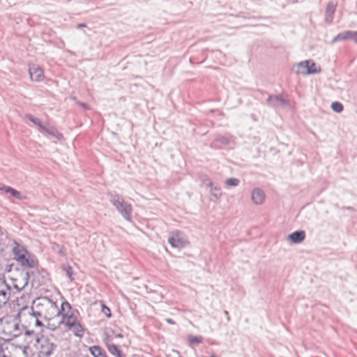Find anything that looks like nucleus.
Instances as JSON below:
<instances>
[{
    "mask_svg": "<svg viewBox=\"0 0 357 357\" xmlns=\"http://www.w3.org/2000/svg\"><path fill=\"white\" fill-rule=\"evenodd\" d=\"M101 311L107 317H111L112 313L109 307H108L105 303L101 302Z\"/></svg>",
    "mask_w": 357,
    "mask_h": 357,
    "instance_id": "obj_22",
    "label": "nucleus"
},
{
    "mask_svg": "<svg viewBox=\"0 0 357 357\" xmlns=\"http://www.w3.org/2000/svg\"><path fill=\"white\" fill-rule=\"evenodd\" d=\"M187 339L189 344L191 346L199 344L203 341L202 337L199 335H189Z\"/></svg>",
    "mask_w": 357,
    "mask_h": 357,
    "instance_id": "obj_20",
    "label": "nucleus"
},
{
    "mask_svg": "<svg viewBox=\"0 0 357 357\" xmlns=\"http://www.w3.org/2000/svg\"><path fill=\"white\" fill-rule=\"evenodd\" d=\"M331 108L336 112H341L343 110V105L339 102H334L331 105Z\"/></svg>",
    "mask_w": 357,
    "mask_h": 357,
    "instance_id": "obj_23",
    "label": "nucleus"
},
{
    "mask_svg": "<svg viewBox=\"0 0 357 357\" xmlns=\"http://www.w3.org/2000/svg\"><path fill=\"white\" fill-rule=\"evenodd\" d=\"M35 347L38 357H49L56 345L47 337L41 335L36 340Z\"/></svg>",
    "mask_w": 357,
    "mask_h": 357,
    "instance_id": "obj_6",
    "label": "nucleus"
},
{
    "mask_svg": "<svg viewBox=\"0 0 357 357\" xmlns=\"http://www.w3.org/2000/svg\"><path fill=\"white\" fill-rule=\"evenodd\" d=\"M114 205L119 211V212L128 220L130 219V215L132 211L130 204L125 202L123 199H118L114 201Z\"/></svg>",
    "mask_w": 357,
    "mask_h": 357,
    "instance_id": "obj_11",
    "label": "nucleus"
},
{
    "mask_svg": "<svg viewBox=\"0 0 357 357\" xmlns=\"http://www.w3.org/2000/svg\"><path fill=\"white\" fill-rule=\"evenodd\" d=\"M29 339L27 334H22L19 340L8 342L2 349V357H27Z\"/></svg>",
    "mask_w": 357,
    "mask_h": 357,
    "instance_id": "obj_4",
    "label": "nucleus"
},
{
    "mask_svg": "<svg viewBox=\"0 0 357 357\" xmlns=\"http://www.w3.org/2000/svg\"><path fill=\"white\" fill-rule=\"evenodd\" d=\"M16 315L18 316L20 322L25 328H31L33 326H43V324L38 319V315L35 311L31 312H19Z\"/></svg>",
    "mask_w": 357,
    "mask_h": 357,
    "instance_id": "obj_7",
    "label": "nucleus"
},
{
    "mask_svg": "<svg viewBox=\"0 0 357 357\" xmlns=\"http://www.w3.org/2000/svg\"><path fill=\"white\" fill-rule=\"evenodd\" d=\"M26 117L31 122L37 125L39 128H43L41 121H40V119L33 118V116L31 114H26Z\"/></svg>",
    "mask_w": 357,
    "mask_h": 357,
    "instance_id": "obj_24",
    "label": "nucleus"
},
{
    "mask_svg": "<svg viewBox=\"0 0 357 357\" xmlns=\"http://www.w3.org/2000/svg\"><path fill=\"white\" fill-rule=\"evenodd\" d=\"M61 319L56 324H61L64 328L70 331L75 336L82 338L85 333V328L82 324L79 313L73 310L68 301L62 303L60 310Z\"/></svg>",
    "mask_w": 357,
    "mask_h": 357,
    "instance_id": "obj_1",
    "label": "nucleus"
},
{
    "mask_svg": "<svg viewBox=\"0 0 357 357\" xmlns=\"http://www.w3.org/2000/svg\"><path fill=\"white\" fill-rule=\"evenodd\" d=\"M10 188L11 187L10 186L2 185L1 186H0V193H8V192H10Z\"/></svg>",
    "mask_w": 357,
    "mask_h": 357,
    "instance_id": "obj_26",
    "label": "nucleus"
},
{
    "mask_svg": "<svg viewBox=\"0 0 357 357\" xmlns=\"http://www.w3.org/2000/svg\"><path fill=\"white\" fill-rule=\"evenodd\" d=\"M29 75L32 81L40 82L44 79V73L41 68L38 66H33L29 68Z\"/></svg>",
    "mask_w": 357,
    "mask_h": 357,
    "instance_id": "obj_12",
    "label": "nucleus"
},
{
    "mask_svg": "<svg viewBox=\"0 0 357 357\" xmlns=\"http://www.w3.org/2000/svg\"><path fill=\"white\" fill-rule=\"evenodd\" d=\"M296 66L297 69L296 72L297 74H314L319 73L321 70L320 67L317 66V65L310 60L300 62Z\"/></svg>",
    "mask_w": 357,
    "mask_h": 357,
    "instance_id": "obj_8",
    "label": "nucleus"
},
{
    "mask_svg": "<svg viewBox=\"0 0 357 357\" xmlns=\"http://www.w3.org/2000/svg\"><path fill=\"white\" fill-rule=\"evenodd\" d=\"M305 234L304 231H298L291 234L289 238L294 243H298L304 240Z\"/></svg>",
    "mask_w": 357,
    "mask_h": 357,
    "instance_id": "obj_18",
    "label": "nucleus"
},
{
    "mask_svg": "<svg viewBox=\"0 0 357 357\" xmlns=\"http://www.w3.org/2000/svg\"><path fill=\"white\" fill-rule=\"evenodd\" d=\"M251 199L255 204H262L265 200V194L261 189L255 188L252 190Z\"/></svg>",
    "mask_w": 357,
    "mask_h": 357,
    "instance_id": "obj_13",
    "label": "nucleus"
},
{
    "mask_svg": "<svg viewBox=\"0 0 357 357\" xmlns=\"http://www.w3.org/2000/svg\"><path fill=\"white\" fill-rule=\"evenodd\" d=\"M20 320L16 314H8L0 319V337L8 342L21 337Z\"/></svg>",
    "mask_w": 357,
    "mask_h": 357,
    "instance_id": "obj_3",
    "label": "nucleus"
},
{
    "mask_svg": "<svg viewBox=\"0 0 357 357\" xmlns=\"http://www.w3.org/2000/svg\"><path fill=\"white\" fill-rule=\"evenodd\" d=\"M335 40H354L357 42V32L348 31L340 33L336 36Z\"/></svg>",
    "mask_w": 357,
    "mask_h": 357,
    "instance_id": "obj_16",
    "label": "nucleus"
},
{
    "mask_svg": "<svg viewBox=\"0 0 357 357\" xmlns=\"http://www.w3.org/2000/svg\"><path fill=\"white\" fill-rule=\"evenodd\" d=\"M116 337H122L123 336L121 334H117V335H116Z\"/></svg>",
    "mask_w": 357,
    "mask_h": 357,
    "instance_id": "obj_28",
    "label": "nucleus"
},
{
    "mask_svg": "<svg viewBox=\"0 0 357 357\" xmlns=\"http://www.w3.org/2000/svg\"><path fill=\"white\" fill-rule=\"evenodd\" d=\"M32 303L31 298L29 294H22L17 299V305L20 307V312H26L29 303Z\"/></svg>",
    "mask_w": 357,
    "mask_h": 357,
    "instance_id": "obj_15",
    "label": "nucleus"
},
{
    "mask_svg": "<svg viewBox=\"0 0 357 357\" xmlns=\"http://www.w3.org/2000/svg\"><path fill=\"white\" fill-rule=\"evenodd\" d=\"M10 291V289L7 285L0 282V307L8 301Z\"/></svg>",
    "mask_w": 357,
    "mask_h": 357,
    "instance_id": "obj_14",
    "label": "nucleus"
},
{
    "mask_svg": "<svg viewBox=\"0 0 357 357\" xmlns=\"http://www.w3.org/2000/svg\"><path fill=\"white\" fill-rule=\"evenodd\" d=\"M14 259L24 268H35L38 267V261L35 256L29 253L22 245L15 243L13 248Z\"/></svg>",
    "mask_w": 357,
    "mask_h": 357,
    "instance_id": "obj_5",
    "label": "nucleus"
},
{
    "mask_svg": "<svg viewBox=\"0 0 357 357\" xmlns=\"http://www.w3.org/2000/svg\"><path fill=\"white\" fill-rule=\"evenodd\" d=\"M168 241L172 247L177 248H183L188 243L187 240L178 231L172 233Z\"/></svg>",
    "mask_w": 357,
    "mask_h": 357,
    "instance_id": "obj_10",
    "label": "nucleus"
},
{
    "mask_svg": "<svg viewBox=\"0 0 357 357\" xmlns=\"http://www.w3.org/2000/svg\"><path fill=\"white\" fill-rule=\"evenodd\" d=\"M79 27H84V26H85V25L84 24H79Z\"/></svg>",
    "mask_w": 357,
    "mask_h": 357,
    "instance_id": "obj_30",
    "label": "nucleus"
},
{
    "mask_svg": "<svg viewBox=\"0 0 357 357\" xmlns=\"http://www.w3.org/2000/svg\"><path fill=\"white\" fill-rule=\"evenodd\" d=\"M33 310L38 316L43 317L47 321V327L54 331L58 324L52 321L53 319L60 314V310L55 302L47 297H40L33 301Z\"/></svg>",
    "mask_w": 357,
    "mask_h": 357,
    "instance_id": "obj_2",
    "label": "nucleus"
},
{
    "mask_svg": "<svg viewBox=\"0 0 357 357\" xmlns=\"http://www.w3.org/2000/svg\"><path fill=\"white\" fill-rule=\"evenodd\" d=\"M8 193H10L13 197L18 199H24L26 198V197L22 196L19 191L13 188L10 189V192H8Z\"/></svg>",
    "mask_w": 357,
    "mask_h": 357,
    "instance_id": "obj_21",
    "label": "nucleus"
},
{
    "mask_svg": "<svg viewBox=\"0 0 357 357\" xmlns=\"http://www.w3.org/2000/svg\"><path fill=\"white\" fill-rule=\"evenodd\" d=\"M29 273L27 272H17L11 278L13 286L17 289H23L29 281Z\"/></svg>",
    "mask_w": 357,
    "mask_h": 357,
    "instance_id": "obj_9",
    "label": "nucleus"
},
{
    "mask_svg": "<svg viewBox=\"0 0 357 357\" xmlns=\"http://www.w3.org/2000/svg\"><path fill=\"white\" fill-rule=\"evenodd\" d=\"M166 321L169 324H175V321H174L172 319H166Z\"/></svg>",
    "mask_w": 357,
    "mask_h": 357,
    "instance_id": "obj_27",
    "label": "nucleus"
},
{
    "mask_svg": "<svg viewBox=\"0 0 357 357\" xmlns=\"http://www.w3.org/2000/svg\"><path fill=\"white\" fill-rule=\"evenodd\" d=\"M214 190H217V191H220V188H214Z\"/></svg>",
    "mask_w": 357,
    "mask_h": 357,
    "instance_id": "obj_29",
    "label": "nucleus"
},
{
    "mask_svg": "<svg viewBox=\"0 0 357 357\" xmlns=\"http://www.w3.org/2000/svg\"><path fill=\"white\" fill-rule=\"evenodd\" d=\"M89 351L94 357H107L104 350L98 346L91 347Z\"/></svg>",
    "mask_w": 357,
    "mask_h": 357,
    "instance_id": "obj_19",
    "label": "nucleus"
},
{
    "mask_svg": "<svg viewBox=\"0 0 357 357\" xmlns=\"http://www.w3.org/2000/svg\"><path fill=\"white\" fill-rule=\"evenodd\" d=\"M106 346L108 351L116 357H123L122 353L119 347L114 344L110 342L109 339L105 341Z\"/></svg>",
    "mask_w": 357,
    "mask_h": 357,
    "instance_id": "obj_17",
    "label": "nucleus"
},
{
    "mask_svg": "<svg viewBox=\"0 0 357 357\" xmlns=\"http://www.w3.org/2000/svg\"><path fill=\"white\" fill-rule=\"evenodd\" d=\"M225 183L228 186H236L239 183V180L235 178H230L226 180Z\"/></svg>",
    "mask_w": 357,
    "mask_h": 357,
    "instance_id": "obj_25",
    "label": "nucleus"
}]
</instances>
